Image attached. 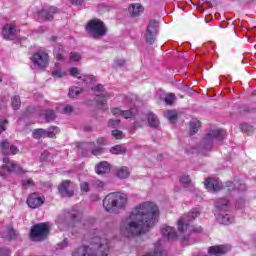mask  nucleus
I'll use <instances>...</instances> for the list:
<instances>
[{
  "label": "nucleus",
  "mask_w": 256,
  "mask_h": 256,
  "mask_svg": "<svg viewBox=\"0 0 256 256\" xmlns=\"http://www.w3.org/2000/svg\"><path fill=\"white\" fill-rule=\"evenodd\" d=\"M159 221V207L154 202H143L120 223V233L131 239L142 233H147Z\"/></svg>",
  "instance_id": "f257e3e1"
},
{
  "label": "nucleus",
  "mask_w": 256,
  "mask_h": 256,
  "mask_svg": "<svg viewBox=\"0 0 256 256\" xmlns=\"http://www.w3.org/2000/svg\"><path fill=\"white\" fill-rule=\"evenodd\" d=\"M88 246L82 245L73 251L72 256H108L109 238L103 230H91L87 236Z\"/></svg>",
  "instance_id": "f03ea898"
},
{
  "label": "nucleus",
  "mask_w": 256,
  "mask_h": 256,
  "mask_svg": "<svg viewBox=\"0 0 256 256\" xmlns=\"http://www.w3.org/2000/svg\"><path fill=\"white\" fill-rule=\"evenodd\" d=\"M227 137V132L223 129H212L202 139L200 145L198 147L186 148V153L188 155H195L197 153H201V155H207V152L213 149V145L215 141H223Z\"/></svg>",
  "instance_id": "7ed1b4c3"
},
{
  "label": "nucleus",
  "mask_w": 256,
  "mask_h": 256,
  "mask_svg": "<svg viewBox=\"0 0 256 256\" xmlns=\"http://www.w3.org/2000/svg\"><path fill=\"white\" fill-rule=\"evenodd\" d=\"M214 207L213 213L220 225H231L235 221V217L230 214L233 207L230 196L217 198Z\"/></svg>",
  "instance_id": "20e7f679"
},
{
  "label": "nucleus",
  "mask_w": 256,
  "mask_h": 256,
  "mask_svg": "<svg viewBox=\"0 0 256 256\" xmlns=\"http://www.w3.org/2000/svg\"><path fill=\"white\" fill-rule=\"evenodd\" d=\"M129 197L123 192L109 193L103 200V207L107 213H119L127 207Z\"/></svg>",
  "instance_id": "39448f33"
},
{
  "label": "nucleus",
  "mask_w": 256,
  "mask_h": 256,
  "mask_svg": "<svg viewBox=\"0 0 256 256\" xmlns=\"http://www.w3.org/2000/svg\"><path fill=\"white\" fill-rule=\"evenodd\" d=\"M82 214L80 212H68L65 215H60L56 219V223L59 229H65V227H69V223H74L75 227H81L82 229H87V227H91L95 220H82Z\"/></svg>",
  "instance_id": "423d86ee"
},
{
  "label": "nucleus",
  "mask_w": 256,
  "mask_h": 256,
  "mask_svg": "<svg viewBox=\"0 0 256 256\" xmlns=\"http://www.w3.org/2000/svg\"><path fill=\"white\" fill-rule=\"evenodd\" d=\"M201 215L199 208H193L188 215L178 220V231L180 233H201V227H195L189 223Z\"/></svg>",
  "instance_id": "0eeeda50"
},
{
  "label": "nucleus",
  "mask_w": 256,
  "mask_h": 256,
  "mask_svg": "<svg viewBox=\"0 0 256 256\" xmlns=\"http://www.w3.org/2000/svg\"><path fill=\"white\" fill-rule=\"evenodd\" d=\"M86 31L90 33L94 39H99V37H105V35H107V27L105 23L99 19L90 20L86 26Z\"/></svg>",
  "instance_id": "6e6552de"
},
{
  "label": "nucleus",
  "mask_w": 256,
  "mask_h": 256,
  "mask_svg": "<svg viewBox=\"0 0 256 256\" xmlns=\"http://www.w3.org/2000/svg\"><path fill=\"white\" fill-rule=\"evenodd\" d=\"M4 165L0 168V177L5 179L8 173H25V170L13 160H9L7 157L3 158Z\"/></svg>",
  "instance_id": "1a4fd4ad"
},
{
  "label": "nucleus",
  "mask_w": 256,
  "mask_h": 256,
  "mask_svg": "<svg viewBox=\"0 0 256 256\" xmlns=\"http://www.w3.org/2000/svg\"><path fill=\"white\" fill-rule=\"evenodd\" d=\"M47 235H49V224L47 223L35 224L30 231L32 241H43V239H47Z\"/></svg>",
  "instance_id": "9d476101"
},
{
  "label": "nucleus",
  "mask_w": 256,
  "mask_h": 256,
  "mask_svg": "<svg viewBox=\"0 0 256 256\" xmlns=\"http://www.w3.org/2000/svg\"><path fill=\"white\" fill-rule=\"evenodd\" d=\"M159 34V22L156 20H150L146 29V42L149 45H153L155 43V39H157V35Z\"/></svg>",
  "instance_id": "9b49d317"
},
{
  "label": "nucleus",
  "mask_w": 256,
  "mask_h": 256,
  "mask_svg": "<svg viewBox=\"0 0 256 256\" xmlns=\"http://www.w3.org/2000/svg\"><path fill=\"white\" fill-rule=\"evenodd\" d=\"M31 61L34 67H37L38 69H45V67L49 65V54H47V52L38 51L33 54Z\"/></svg>",
  "instance_id": "f8f14e48"
},
{
  "label": "nucleus",
  "mask_w": 256,
  "mask_h": 256,
  "mask_svg": "<svg viewBox=\"0 0 256 256\" xmlns=\"http://www.w3.org/2000/svg\"><path fill=\"white\" fill-rule=\"evenodd\" d=\"M57 131H59V128H57L55 126L48 128V130L39 128V129H35L32 132V137L34 139H42V137L43 138L50 137V139H53V137H55V133H57Z\"/></svg>",
  "instance_id": "ddd939ff"
},
{
  "label": "nucleus",
  "mask_w": 256,
  "mask_h": 256,
  "mask_svg": "<svg viewBox=\"0 0 256 256\" xmlns=\"http://www.w3.org/2000/svg\"><path fill=\"white\" fill-rule=\"evenodd\" d=\"M225 189H227V191L233 192L234 195H235V193H237L239 195V194L245 193V191H247V186L245 185V182H243V181H236L235 183L232 181H228V182H226Z\"/></svg>",
  "instance_id": "4468645a"
},
{
  "label": "nucleus",
  "mask_w": 256,
  "mask_h": 256,
  "mask_svg": "<svg viewBox=\"0 0 256 256\" xmlns=\"http://www.w3.org/2000/svg\"><path fill=\"white\" fill-rule=\"evenodd\" d=\"M56 13H59V9H57L55 6H50L39 11L38 17L44 19V21H53L54 15H56Z\"/></svg>",
  "instance_id": "2eb2a0df"
},
{
  "label": "nucleus",
  "mask_w": 256,
  "mask_h": 256,
  "mask_svg": "<svg viewBox=\"0 0 256 256\" xmlns=\"http://www.w3.org/2000/svg\"><path fill=\"white\" fill-rule=\"evenodd\" d=\"M2 36L6 41H14L17 39V28L13 24H6L2 28Z\"/></svg>",
  "instance_id": "dca6fc26"
},
{
  "label": "nucleus",
  "mask_w": 256,
  "mask_h": 256,
  "mask_svg": "<svg viewBox=\"0 0 256 256\" xmlns=\"http://www.w3.org/2000/svg\"><path fill=\"white\" fill-rule=\"evenodd\" d=\"M43 203H45V200L41 196H39L38 193H32L27 198V205L31 209H37L38 207H41Z\"/></svg>",
  "instance_id": "f3484780"
},
{
  "label": "nucleus",
  "mask_w": 256,
  "mask_h": 256,
  "mask_svg": "<svg viewBox=\"0 0 256 256\" xmlns=\"http://www.w3.org/2000/svg\"><path fill=\"white\" fill-rule=\"evenodd\" d=\"M0 147L4 155H17L19 153V149L16 146L11 145L7 140L2 141Z\"/></svg>",
  "instance_id": "a211bd4d"
},
{
  "label": "nucleus",
  "mask_w": 256,
  "mask_h": 256,
  "mask_svg": "<svg viewBox=\"0 0 256 256\" xmlns=\"http://www.w3.org/2000/svg\"><path fill=\"white\" fill-rule=\"evenodd\" d=\"M204 185L206 189L211 192L219 191L221 187H223V183H221V181L214 178L206 179L204 182Z\"/></svg>",
  "instance_id": "6ab92c4d"
},
{
  "label": "nucleus",
  "mask_w": 256,
  "mask_h": 256,
  "mask_svg": "<svg viewBox=\"0 0 256 256\" xmlns=\"http://www.w3.org/2000/svg\"><path fill=\"white\" fill-rule=\"evenodd\" d=\"M69 185H71V181L69 180L62 182L59 185L58 191L62 195V197H73L74 192L73 190H69Z\"/></svg>",
  "instance_id": "aec40b11"
},
{
  "label": "nucleus",
  "mask_w": 256,
  "mask_h": 256,
  "mask_svg": "<svg viewBox=\"0 0 256 256\" xmlns=\"http://www.w3.org/2000/svg\"><path fill=\"white\" fill-rule=\"evenodd\" d=\"M229 249L230 248L225 245L212 246L208 249V253L210 256H221V255H225V253H227Z\"/></svg>",
  "instance_id": "412c9836"
},
{
  "label": "nucleus",
  "mask_w": 256,
  "mask_h": 256,
  "mask_svg": "<svg viewBox=\"0 0 256 256\" xmlns=\"http://www.w3.org/2000/svg\"><path fill=\"white\" fill-rule=\"evenodd\" d=\"M162 235L163 237H167V239H177V231H175V228L171 226H163L162 229Z\"/></svg>",
  "instance_id": "4be33fe9"
},
{
  "label": "nucleus",
  "mask_w": 256,
  "mask_h": 256,
  "mask_svg": "<svg viewBox=\"0 0 256 256\" xmlns=\"http://www.w3.org/2000/svg\"><path fill=\"white\" fill-rule=\"evenodd\" d=\"M95 171L97 175H105V173H109V171H111V166L108 162L102 161L96 165Z\"/></svg>",
  "instance_id": "5701e85b"
},
{
  "label": "nucleus",
  "mask_w": 256,
  "mask_h": 256,
  "mask_svg": "<svg viewBox=\"0 0 256 256\" xmlns=\"http://www.w3.org/2000/svg\"><path fill=\"white\" fill-rule=\"evenodd\" d=\"M97 146L95 148L91 149V153L92 155H95L96 157L98 155H101V153H103V147H105V145H107L105 138H99L97 141Z\"/></svg>",
  "instance_id": "b1692460"
},
{
  "label": "nucleus",
  "mask_w": 256,
  "mask_h": 256,
  "mask_svg": "<svg viewBox=\"0 0 256 256\" xmlns=\"http://www.w3.org/2000/svg\"><path fill=\"white\" fill-rule=\"evenodd\" d=\"M189 127H190V135H195L201 129V121H199L197 118H192L190 120Z\"/></svg>",
  "instance_id": "393cba45"
},
{
  "label": "nucleus",
  "mask_w": 256,
  "mask_h": 256,
  "mask_svg": "<svg viewBox=\"0 0 256 256\" xmlns=\"http://www.w3.org/2000/svg\"><path fill=\"white\" fill-rule=\"evenodd\" d=\"M128 12L130 13V17H139V15L143 13V6L140 4H132L128 8Z\"/></svg>",
  "instance_id": "a878e982"
},
{
  "label": "nucleus",
  "mask_w": 256,
  "mask_h": 256,
  "mask_svg": "<svg viewBox=\"0 0 256 256\" xmlns=\"http://www.w3.org/2000/svg\"><path fill=\"white\" fill-rule=\"evenodd\" d=\"M147 119L149 127H152V129H158L160 122L157 115H155L153 112H150L147 114Z\"/></svg>",
  "instance_id": "bb28decb"
},
{
  "label": "nucleus",
  "mask_w": 256,
  "mask_h": 256,
  "mask_svg": "<svg viewBox=\"0 0 256 256\" xmlns=\"http://www.w3.org/2000/svg\"><path fill=\"white\" fill-rule=\"evenodd\" d=\"M91 89L93 93H96V97H107L109 95L103 84H96Z\"/></svg>",
  "instance_id": "cd10ccee"
},
{
  "label": "nucleus",
  "mask_w": 256,
  "mask_h": 256,
  "mask_svg": "<svg viewBox=\"0 0 256 256\" xmlns=\"http://www.w3.org/2000/svg\"><path fill=\"white\" fill-rule=\"evenodd\" d=\"M4 239H8V241H15L19 237V232L15 231L13 227H9L6 230V233L2 235Z\"/></svg>",
  "instance_id": "c85d7f7f"
},
{
  "label": "nucleus",
  "mask_w": 256,
  "mask_h": 256,
  "mask_svg": "<svg viewBox=\"0 0 256 256\" xmlns=\"http://www.w3.org/2000/svg\"><path fill=\"white\" fill-rule=\"evenodd\" d=\"M131 175V172L129 171V168L127 166H122L117 171V177L119 179H127Z\"/></svg>",
  "instance_id": "c756f323"
},
{
  "label": "nucleus",
  "mask_w": 256,
  "mask_h": 256,
  "mask_svg": "<svg viewBox=\"0 0 256 256\" xmlns=\"http://www.w3.org/2000/svg\"><path fill=\"white\" fill-rule=\"evenodd\" d=\"M127 151V148L124 145H115L110 149L112 155H123Z\"/></svg>",
  "instance_id": "7c9ffc66"
},
{
  "label": "nucleus",
  "mask_w": 256,
  "mask_h": 256,
  "mask_svg": "<svg viewBox=\"0 0 256 256\" xmlns=\"http://www.w3.org/2000/svg\"><path fill=\"white\" fill-rule=\"evenodd\" d=\"M164 116L166 117V119H168L170 123H175V121H177V117H179V115L177 114V111L175 110L166 111L164 113Z\"/></svg>",
  "instance_id": "2f4dec72"
},
{
  "label": "nucleus",
  "mask_w": 256,
  "mask_h": 256,
  "mask_svg": "<svg viewBox=\"0 0 256 256\" xmlns=\"http://www.w3.org/2000/svg\"><path fill=\"white\" fill-rule=\"evenodd\" d=\"M65 75L67 74L59 67V64H56L55 69L52 71V77H54V79H61L65 77Z\"/></svg>",
  "instance_id": "473e14b6"
},
{
  "label": "nucleus",
  "mask_w": 256,
  "mask_h": 256,
  "mask_svg": "<svg viewBox=\"0 0 256 256\" xmlns=\"http://www.w3.org/2000/svg\"><path fill=\"white\" fill-rule=\"evenodd\" d=\"M81 93H83V88L78 87V86H71L69 88L68 95H69V97H77V96L81 95Z\"/></svg>",
  "instance_id": "72a5a7b5"
},
{
  "label": "nucleus",
  "mask_w": 256,
  "mask_h": 256,
  "mask_svg": "<svg viewBox=\"0 0 256 256\" xmlns=\"http://www.w3.org/2000/svg\"><path fill=\"white\" fill-rule=\"evenodd\" d=\"M78 80L81 81V83H85V85H90V83L95 81V76L82 74L78 77Z\"/></svg>",
  "instance_id": "f704fd0d"
},
{
  "label": "nucleus",
  "mask_w": 256,
  "mask_h": 256,
  "mask_svg": "<svg viewBox=\"0 0 256 256\" xmlns=\"http://www.w3.org/2000/svg\"><path fill=\"white\" fill-rule=\"evenodd\" d=\"M138 111L137 108H131L130 110H122V117H124V119H131L133 117H135L137 115Z\"/></svg>",
  "instance_id": "c9c22d12"
},
{
  "label": "nucleus",
  "mask_w": 256,
  "mask_h": 256,
  "mask_svg": "<svg viewBox=\"0 0 256 256\" xmlns=\"http://www.w3.org/2000/svg\"><path fill=\"white\" fill-rule=\"evenodd\" d=\"M91 187L96 189V191H101V190H103V187H105V182H103L99 179H94L91 181Z\"/></svg>",
  "instance_id": "e433bc0d"
},
{
  "label": "nucleus",
  "mask_w": 256,
  "mask_h": 256,
  "mask_svg": "<svg viewBox=\"0 0 256 256\" xmlns=\"http://www.w3.org/2000/svg\"><path fill=\"white\" fill-rule=\"evenodd\" d=\"M44 117H45V120L47 121V123H50V121H54L55 120V111L46 110L44 112Z\"/></svg>",
  "instance_id": "4c0bfd02"
},
{
  "label": "nucleus",
  "mask_w": 256,
  "mask_h": 256,
  "mask_svg": "<svg viewBox=\"0 0 256 256\" xmlns=\"http://www.w3.org/2000/svg\"><path fill=\"white\" fill-rule=\"evenodd\" d=\"M240 129L243 133H246V135H251V133H253V126L249 124H241Z\"/></svg>",
  "instance_id": "58836bf2"
},
{
  "label": "nucleus",
  "mask_w": 256,
  "mask_h": 256,
  "mask_svg": "<svg viewBox=\"0 0 256 256\" xmlns=\"http://www.w3.org/2000/svg\"><path fill=\"white\" fill-rule=\"evenodd\" d=\"M21 107V98L14 97L12 98V108L14 111H17Z\"/></svg>",
  "instance_id": "ea45409f"
},
{
  "label": "nucleus",
  "mask_w": 256,
  "mask_h": 256,
  "mask_svg": "<svg viewBox=\"0 0 256 256\" xmlns=\"http://www.w3.org/2000/svg\"><path fill=\"white\" fill-rule=\"evenodd\" d=\"M180 183L184 185V187H189L191 185V178L187 175H183L180 177Z\"/></svg>",
  "instance_id": "a19ab883"
},
{
  "label": "nucleus",
  "mask_w": 256,
  "mask_h": 256,
  "mask_svg": "<svg viewBox=\"0 0 256 256\" xmlns=\"http://www.w3.org/2000/svg\"><path fill=\"white\" fill-rule=\"evenodd\" d=\"M34 186H35V182L31 178L22 181L23 189H29V187H34Z\"/></svg>",
  "instance_id": "79ce46f5"
},
{
  "label": "nucleus",
  "mask_w": 256,
  "mask_h": 256,
  "mask_svg": "<svg viewBox=\"0 0 256 256\" xmlns=\"http://www.w3.org/2000/svg\"><path fill=\"white\" fill-rule=\"evenodd\" d=\"M182 91L186 92V95H188L189 97H195L197 95V92L191 88H189V86L185 85L182 87Z\"/></svg>",
  "instance_id": "37998d69"
},
{
  "label": "nucleus",
  "mask_w": 256,
  "mask_h": 256,
  "mask_svg": "<svg viewBox=\"0 0 256 256\" xmlns=\"http://www.w3.org/2000/svg\"><path fill=\"white\" fill-rule=\"evenodd\" d=\"M177 100V98L175 97H165V98H160V101H163L165 103V105H175V101Z\"/></svg>",
  "instance_id": "c03bdc74"
},
{
  "label": "nucleus",
  "mask_w": 256,
  "mask_h": 256,
  "mask_svg": "<svg viewBox=\"0 0 256 256\" xmlns=\"http://www.w3.org/2000/svg\"><path fill=\"white\" fill-rule=\"evenodd\" d=\"M235 207L236 209H243L245 207V198L243 196L236 200Z\"/></svg>",
  "instance_id": "a18cd8bd"
},
{
  "label": "nucleus",
  "mask_w": 256,
  "mask_h": 256,
  "mask_svg": "<svg viewBox=\"0 0 256 256\" xmlns=\"http://www.w3.org/2000/svg\"><path fill=\"white\" fill-rule=\"evenodd\" d=\"M70 75L71 77H76V79H79V77H81V72L79 71V68L72 67L70 69Z\"/></svg>",
  "instance_id": "49530a36"
},
{
  "label": "nucleus",
  "mask_w": 256,
  "mask_h": 256,
  "mask_svg": "<svg viewBox=\"0 0 256 256\" xmlns=\"http://www.w3.org/2000/svg\"><path fill=\"white\" fill-rule=\"evenodd\" d=\"M157 97H175V94L173 93H169L166 94L165 90L163 89H158V91L156 92Z\"/></svg>",
  "instance_id": "de8ad7c7"
},
{
  "label": "nucleus",
  "mask_w": 256,
  "mask_h": 256,
  "mask_svg": "<svg viewBox=\"0 0 256 256\" xmlns=\"http://www.w3.org/2000/svg\"><path fill=\"white\" fill-rule=\"evenodd\" d=\"M112 136L114 137V139H123L125 137L121 130H113Z\"/></svg>",
  "instance_id": "09e8293b"
},
{
  "label": "nucleus",
  "mask_w": 256,
  "mask_h": 256,
  "mask_svg": "<svg viewBox=\"0 0 256 256\" xmlns=\"http://www.w3.org/2000/svg\"><path fill=\"white\" fill-rule=\"evenodd\" d=\"M80 189L83 193H89V191H91V188L89 187V183L87 182H82L80 184Z\"/></svg>",
  "instance_id": "8fccbe9b"
},
{
  "label": "nucleus",
  "mask_w": 256,
  "mask_h": 256,
  "mask_svg": "<svg viewBox=\"0 0 256 256\" xmlns=\"http://www.w3.org/2000/svg\"><path fill=\"white\" fill-rule=\"evenodd\" d=\"M8 123L9 122L7 121V119H0V135L2 134L3 131L7 129Z\"/></svg>",
  "instance_id": "3c124183"
},
{
  "label": "nucleus",
  "mask_w": 256,
  "mask_h": 256,
  "mask_svg": "<svg viewBox=\"0 0 256 256\" xmlns=\"http://www.w3.org/2000/svg\"><path fill=\"white\" fill-rule=\"evenodd\" d=\"M11 250L7 247H1L0 248V256H10Z\"/></svg>",
  "instance_id": "603ef678"
},
{
  "label": "nucleus",
  "mask_w": 256,
  "mask_h": 256,
  "mask_svg": "<svg viewBox=\"0 0 256 256\" xmlns=\"http://www.w3.org/2000/svg\"><path fill=\"white\" fill-rule=\"evenodd\" d=\"M70 60L72 61H81V54L77 52H71L70 53Z\"/></svg>",
  "instance_id": "864d4df0"
},
{
  "label": "nucleus",
  "mask_w": 256,
  "mask_h": 256,
  "mask_svg": "<svg viewBox=\"0 0 256 256\" xmlns=\"http://www.w3.org/2000/svg\"><path fill=\"white\" fill-rule=\"evenodd\" d=\"M115 69H120V67H125V60H115L114 62Z\"/></svg>",
  "instance_id": "5fc2aeb1"
},
{
  "label": "nucleus",
  "mask_w": 256,
  "mask_h": 256,
  "mask_svg": "<svg viewBox=\"0 0 256 256\" xmlns=\"http://www.w3.org/2000/svg\"><path fill=\"white\" fill-rule=\"evenodd\" d=\"M120 120L110 119L108 122V127H119Z\"/></svg>",
  "instance_id": "6e6d98bb"
},
{
  "label": "nucleus",
  "mask_w": 256,
  "mask_h": 256,
  "mask_svg": "<svg viewBox=\"0 0 256 256\" xmlns=\"http://www.w3.org/2000/svg\"><path fill=\"white\" fill-rule=\"evenodd\" d=\"M63 113H73V106L71 105H65L64 108H63Z\"/></svg>",
  "instance_id": "4d7b16f0"
},
{
  "label": "nucleus",
  "mask_w": 256,
  "mask_h": 256,
  "mask_svg": "<svg viewBox=\"0 0 256 256\" xmlns=\"http://www.w3.org/2000/svg\"><path fill=\"white\" fill-rule=\"evenodd\" d=\"M112 113H113L114 115H120V116L122 117V115H123V110H121L120 108H114V109H112Z\"/></svg>",
  "instance_id": "13d9d810"
},
{
  "label": "nucleus",
  "mask_w": 256,
  "mask_h": 256,
  "mask_svg": "<svg viewBox=\"0 0 256 256\" xmlns=\"http://www.w3.org/2000/svg\"><path fill=\"white\" fill-rule=\"evenodd\" d=\"M206 95L207 97H215V95L217 94H215V90L210 89V90H207Z\"/></svg>",
  "instance_id": "bf43d9fd"
},
{
  "label": "nucleus",
  "mask_w": 256,
  "mask_h": 256,
  "mask_svg": "<svg viewBox=\"0 0 256 256\" xmlns=\"http://www.w3.org/2000/svg\"><path fill=\"white\" fill-rule=\"evenodd\" d=\"M65 247H67V239L58 244V249H65Z\"/></svg>",
  "instance_id": "052dcab7"
},
{
  "label": "nucleus",
  "mask_w": 256,
  "mask_h": 256,
  "mask_svg": "<svg viewBox=\"0 0 256 256\" xmlns=\"http://www.w3.org/2000/svg\"><path fill=\"white\" fill-rule=\"evenodd\" d=\"M72 5H83V0H70Z\"/></svg>",
  "instance_id": "680f3d73"
},
{
  "label": "nucleus",
  "mask_w": 256,
  "mask_h": 256,
  "mask_svg": "<svg viewBox=\"0 0 256 256\" xmlns=\"http://www.w3.org/2000/svg\"><path fill=\"white\" fill-rule=\"evenodd\" d=\"M49 157V152L45 151L44 153L41 154L40 159L41 161H45Z\"/></svg>",
  "instance_id": "e2e57ef3"
},
{
  "label": "nucleus",
  "mask_w": 256,
  "mask_h": 256,
  "mask_svg": "<svg viewBox=\"0 0 256 256\" xmlns=\"http://www.w3.org/2000/svg\"><path fill=\"white\" fill-rule=\"evenodd\" d=\"M56 60H57V61H62V60H63V54L57 53V54H56Z\"/></svg>",
  "instance_id": "0e129e2a"
},
{
  "label": "nucleus",
  "mask_w": 256,
  "mask_h": 256,
  "mask_svg": "<svg viewBox=\"0 0 256 256\" xmlns=\"http://www.w3.org/2000/svg\"><path fill=\"white\" fill-rule=\"evenodd\" d=\"M92 201H99V195L95 194L91 196Z\"/></svg>",
  "instance_id": "69168bd1"
},
{
  "label": "nucleus",
  "mask_w": 256,
  "mask_h": 256,
  "mask_svg": "<svg viewBox=\"0 0 256 256\" xmlns=\"http://www.w3.org/2000/svg\"><path fill=\"white\" fill-rule=\"evenodd\" d=\"M105 105H107V101H105V100H102L101 102H98V106L105 107Z\"/></svg>",
  "instance_id": "338daca9"
},
{
  "label": "nucleus",
  "mask_w": 256,
  "mask_h": 256,
  "mask_svg": "<svg viewBox=\"0 0 256 256\" xmlns=\"http://www.w3.org/2000/svg\"><path fill=\"white\" fill-rule=\"evenodd\" d=\"M137 127H141V125H139V124L136 123V124L134 125V129H137Z\"/></svg>",
  "instance_id": "774afa93"
}]
</instances>
